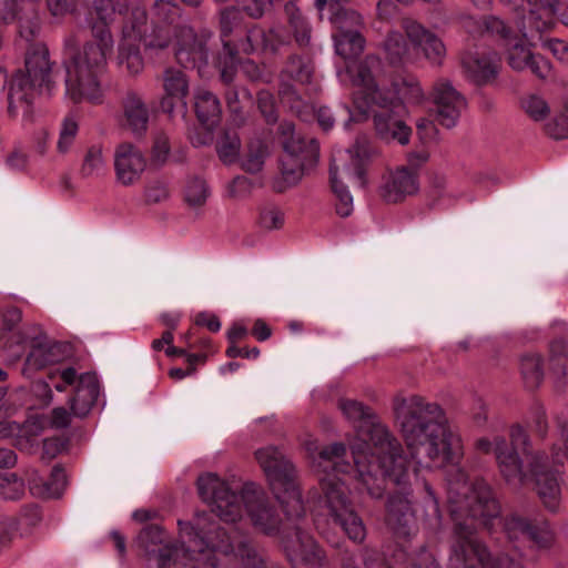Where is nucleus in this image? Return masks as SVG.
Segmentation results:
<instances>
[{
	"mask_svg": "<svg viewBox=\"0 0 568 568\" xmlns=\"http://www.w3.org/2000/svg\"><path fill=\"white\" fill-rule=\"evenodd\" d=\"M338 407L354 424L357 437L351 443L353 464L341 463L346 454L343 444L335 443L318 450L315 442H307L306 449L324 473L321 479L325 506L334 523L339 525L354 542H362L366 528L355 511L347 495V487L337 474L354 476L374 499L385 495L386 483L394 486L386 500L385 520L397 537H409L416 532L417 513L413 507L410 470L408 460L397 438L379 417L363 403L341 399Z\"/></svg>",
	"mask_w": 568,
	"mask_h": 568,
	"instance_id": "f257e3e1",
	"label": "nucleus"
},
{
	"mask_svg": "<svg viewBox=\"0 0 568 568\" xmlns=\"http://www.w3.org/2000/svg\"><path fill=\"white\" fill-rule=\"evenodd\" d=\"M393 410L416 466L447 467L448 508L457 538L448 568H518L506 555L493 557L476 536L477 525L491 528L499 505L486 483H468L459 465L464 455L462 439L448 426L443 409L418 396H396ZM410 568H438V565L433 554L424 549L412 559Z\"/></svg>",
	"mask_w": 568,
	"mask_h": 568,
	"instance_id": "f03ea898",
	"label": "nucleus"
},
{
	"mask_svg": "<svg viewBox=\"0 0 568 568\" xmlns=\"http://www.w3.org/2000/svg\"><path fill=\"white\" fill-rule=\"evenodd\" d=\"M181 546L163 544V530L146 526L138 544L158 568H217L219 555L234 550L229 539H220L224 529L209 514H197L192 521H179Z\"/></svg>",
	"mask_w": 568,
	"mask_h": 568,
	"instance_id": "7ed1b4c3",
	"label": "nucleus"
},
{
	"mask_svg": "<svg viewBox=\"0 0 568 568\" xmlns=\"http://www.w3.org/2000/svg\"><path fill=\"white\" fill-rule=\"evenodd\" d=\"M381 59L367 55L359 63H346L336 70L341 84L354 87L353 103L358 113L366 116L373 106L379 108L373 115L376 134L386 142L400 145L409 143L412 129L405 121L406 108L395 102L394 97L379 91V81L375 74Z\"/></svg>",
	"mask_w": 568,
	"mask_h": 568,
	"instance_id": "20e7f679",
	"label": "nucleus"
},
{
	"mask_svg": "<svg viewBox=\"0 0 568 568\" xmlns=\"http://www.w3.org/2000/svg\"><path fill=\"white\" fill-rule=\"evenodd\" d=\"M201 499L211 507L221 520L236 523L242 519L244 508L253 526L266 535L280 531L282 520L270 504L265 493L254 483L243 486L236 494L230 485L212 473L201 475L197 479Z\"/></svg>",
	"mask_w": 568,
	"mask_h": 568,
	"instance_id": "39448f33",
	"label": "nucleus"
},
{
	"mask_svg": "<svg viewBox=\"0 0 568 568\" xmlns=\"http://www.w3.org/2000/svg\"><path fill=\"white\" fill-rule=\"evenodd\" d=\"M180 9L170 0H159L154 4L152 30L145 38V48L162 49L175 37V58L184 68H196L200 72L207 64L206 42L197 38L193 29L178 24Z\"/></svg>",
	"mask_w": 568,
	"mask_h": 568,
	"instance_id": "423d86ee",
	"label": "nucleus"
},
{
	"mask_svg": "<svg viewBox=\"0 0 568 568\" xmlns=\"http://www.w3.org/2000/svg\"><path fill=\"white\" fill-rule=\"evenodd\" d=\"M220 539L232 542L234 550L227 555L235 554L241 557L244 568H280L266 566L253 547L244 540L231 537L225 530ZM282 546L292 568H332L324 550L298 524L294 523L287 531L283 530Z\"/></svg>",
	"mask_w": 568,
	"mask_h": 568,
	"instance_id": "0eeeda50",
	"label": "nucleus"
},
{
	"mask_svg": "<svg viewBox=\"0 0 568 568\" xmlns=\"http://www.w3.org/2000/svg\"><path fill=\"white\" fill-rule=\"evenodd\" d=\"M26 70L17 72L11 81L8 93V112L11 116L22 115L30 119L36 93L52 92L51 63L49 51L43 43L31 47L26 58Z\"/></svg>",
	"mask_w": 568,
	"mask_h": 568,
	"instance_id": "6e6552de",
	"label": "nucleus"
},
{
	"mask_svg": "<svg viewBox=\"0 0 568 568\" xmlns=\"http://www.w3.org/2000/svg\"><path fill=\"white\" fill-rule=\"evenodd\" d=\"M255 458L263 469L273 494L282 505L287 521L300 520L305 514V508L295 481L293 465L274 446L257 449Z\"/></svg>",
	"mask_w": 568,
	"mask_h": 568,
	"instance_id": "1a4fd4ad",
	"label": "nucleus"
},
{
	"mask_svg": "<svg viewBox=\"0 0 568 568\" xmlns=\"http://www.w3.org/2000/svg\"><path fill=\"white\" fill-rule=\"evenodd\" d=\"M374 150L366 135L356 139L354 145L334 159L329 169L331 185L336 197V212L342 217H347L353 212V196L344 184L347 178L359 186L365 185V166Z\"/></svg>",
	"mask_w": 568,
	"mask_h": 568,
	"instance_id": "9d476101",
	"label": "nucleus"
},
{
	"mask_svg": "<svg viewBox=\"0 0 568 568\" xmlns=\"http://www.w3.org/2000/svg\"><path fill=\"white\" fill-rule=\"evenodd\" d=\"M283 155L281 158V174L273 182L276 192H284L296 185L306 168L313 166L318 158V144L314 139L305 140L295 132L292 123L280 125Z\"/></svg>",
	"mask_w": 568,
	"mask_h": 568,
	"instance_id": "9b49d317",
	"label": "nucleus"
},
{
	"mask_svg": "<svg viewBox=\"0 0 568 568\" xmlns=\"http://www.w3.org/2000/svg\"><path fill=\"white\" fill-rule=\"evenodd\" d=\"M566 459H568V426L562 428L559 442L554 444L550 458L544 454L529 453V478L535 480L537 494L550 511H557L560 505V468Z\"/></svg>",
	"mask_w": 568,
	"mask_h": 568,
	"instance_id": "f8f14e48",
	"label": "nucleus"
},
{
	"mask_svg": "<svg viewBox=\"0 0 568 568\" xmlns=\"http://www.w3.org/2000/svg\"><path fill=\"white\" fill-rule=\"evenodd\" d=\"M513 448L509 449L505 438L495 436L494 438H480L476 447L479 452L494 453L498 463L499 470L507 483L518 485L529 478V471L523 469L518 458V450H521L529 457V439L521 426H514L510 430Z\"/></svg>",
	"mask_w": 568,
	"mask_h": 568,
	"instance_id": "ddd939ff",
	"label": "nucleus"
},
{
	"mask_svg": "<svg viewBox=\"0 0 568 568\" xmlns=\"http://www.w3.org/2000/svg\"><path fill=\"white\" fill-rule=\"evenodd\" d=\"M149 29L145 11L134 8L123 27L118 55L120 67L131 75L139 74L144 68L140 43L143 42L145 45Z\"/></svg>",
	"mask_w": 568,
	"mask_h": 568,
	"instance_id": "4468645a",
	"label": "nucleus"
},
{
	"mask_svg": "<svg viewBox=\"0 0 568 568\" xmlns=\"http://www.w3.org/2000/svg\"><path fill=\"white\" fill-rule=\"evenodd\" d=\"M336 31L333 33L335 52L344 60L358 57L365 47L361 34L362 16L354 10H337L331 16Z\"/></svg>",
	"mask_w": 568,
	"mask_h": 568,
	"instance_id": "2eb2a0df",
	"label": "nucleus"
},
{
	"mask_svg": "<svg viewBox=\"0 0 568 568\" xmlns=\"http://www.w3.org/2000/svg\"><path fill=\"white\" fill-rule=\"evenodd\" d=\"M520 30L519 28H517ZM521 33V39L513 37L510 27L506 26L505 32H499L505 40L506 58L508 64L515 71H530L539 79H548L551 75V63L539 54H534L530 49L525 44V40H534V38H525ZM535 36H537L535 33Z\"/></svg>",
	"mask_w": 568,
	"mask_h": 568,
	"instance_id": "dca6fc26",
	"label": "nucleus"
},
{
	"mask_svg": "<svg viewBox=\"0 0 568 568\" xmlns=\"http://www.w3.org/2000/svg\"><path fill=\"white\" fill-rule=\"evenodd\" d=\"M433 103L437 121L446 126L456 125L466 106L464 97L447 80H438L433 89Z\"/></svg>",
	"mask_w": 568,
	"mask_h": 568,
	"instance_id": "f3484780",
	"label": "nucleus"
},
{
	"mask_svg": "<svg viewBox=\"0 0 568 568\" xmlns=\"http://www.w3.org/2000/svg\"><path fill=\"white\" fill-rule=\"evenodd\" d=\"M419 190L417 169L402 165L389 171L379 186V194L387 203L403 202Z\"/></svg>",
	"mask_w": 568,
	"mask_h": 568,
	"instance_id": "a211bd4d",
	"label": "nucleus"
},
{
	"mask_svg": "<svg viewBox=\"0 0 568 568\" xmlns=\"http://www.w3.org/2000/svg\"><path fill=\"white\" fill-rule=\"evenodd\" d=\"M402 28L410 43L419 49L424 57L433 64H442L446 55L444 42L430 30L412 18L402 20Z\"/></svg>",
	"mask_w": 568,
	"mask_h": 568,
	"instance_id": "6ab92c4d",
	"label": "nucleus"
},
{
	"mask_svg": "<svg viewBox=\"0 0 568 568\" xmlns=\"http://www.w3.org/2000/svg\"><path fill=\"white\" fill-rule=\"evenodd\" d=\"M504 529L510 540L528 539L539 548H548L555 534L547 521L530 524L519 516H510L504 521Z\"/></svg>",
	"mask_w": 568,
	"mask_h": 568,
	"instance_id": "aec40b11",
	"label": "nucleus"
},
{
	"mask_svg": "<svg viewBox=\"0 0 568 568\" xmlns=\"http://www.w3.org/2000/svg\"><path fill=\"white\" fill-rule=\"evenodd\" d=\"M146 168L142 152L130 143L120 144L114 153L116 180L124 186L136 183Z\"/></svg>",
	"mask_w": 568,
	"mask_h": 568,
	"instance_id": "412c9836",
	"label": "nucleus"
},
{
	"mask_svg": "<svg viewBox=\"0 0 568 568\" xmlns=\"http://www.w3.org/2000/svg\"><path fill=\"white\" fill-rule=\"evenodd\" d=\"M466 77L475 84H486L494 80L499 71V58L495 52H469L463 57Z\"/></svg>",
	"mask_w": 568,
	"mask_h": 568,
	"instance_id": "4be33fe9",
	"label": "nucleus"
},
{
	"mask_svg": "<svg viewBox=\"0 0 568 568\" xmlns=\"http://www.w3.org/2000/svg\"><path fill=\"white\" fill-rule=\"evenodd\" d=\"M41 520V513L38 506L30 505L21 509L18 517L6 518L0 529V552L10 546L16 534L20 530V536L29 535L33 527Z\"/></svg>",
	"mask_w": 568,
	"mask_h": 568,
	"instance_id": "5701e85b",
	"label": "nucleus"
},
{
	"mask_svg": "<svg viewBox=\"0 0 568 568\" xmlns=\"http://www.w3.org/2000/svg\"><path fill=\"white\" fill-rule=\"evenodd\" d=\"M99 390L100 386L95 374H80L74 386V395L69 399L72 415L79 418L85 417L94 405Z\"/></svg>",
	"mask_w": 568,
	"mask_h": 568,
	"instance_id": "b1692460",
	"label": "nucleus"
},
{
	"mask_svg": "<svg viewBox=\"0 0 568 568\" xmlns=\"http://www.w3.org/2000/svg\"><path fill=\"white\" fill-rule=\"evenodd\" d=\"M164 95L161 100V108L166 113L174 110V101H179L186 108L185 98L189 94V80L185 73L175 68H168L162 75Z\"/></svg>",
	"mask_w": 568,
	"mask_h": 568,
	"instance_id": "393cba45",
	"label": "nucleus"
},
{
	"mask_svg": "<svg viewBox=\"0 0 568 568\" xmlns=\"http://www.w3.org/2000/svg\"><path fill=\"white\" fill-rule=\"evenodd\" d=\"M237 65L239 59L236 57L235 50L233 49L229 41H224L223 50L219 54L216 60V67L220 69L221 79L225 83H230L234 80ZM240 68L244 72V74L253 81H257L262 78V70L252 60L247 59L241 62Z\"/></svg>",
	"mask_w": 568,
	"mask_h": 568,
	"instance_id": "a878e982",
	"label": "nucleus"
},
{
	"mask_svg": "<svg viewBox=\"0 0 568 568\" xmlns=\"http://www.w3.org/2000/svg\"><path fill=\"white\" fill-rule=\"evenodd\" d=\"M381 70L382 63L375 74L379 81V91L383 94L394 97L395 102L402 105H404V102L419 104L425 100V92L416 78L412 75L399 78L392 83L393 90H388L385 88V80L382 77Z\"/></svg>",
	"mask_w": 568,
	"mask_h": 568,
	"instance_id": "bb28decb",
	"label": "nucleus"
},
{
	"mask_svg": "<svg viewBox=\"0 0 568 568\" xmlns=\"http://www.w3.org/2000/svg\"><path fill=\"white\" fill-rule=\"evenodd\" d=\"M61 361V346L53 343H36L29 351L23 367L22 375L27 378L51 365Z\"/></svg>",
	"mask_w": 568,
	"mask_h": 568,
	"instance_id": "cd10ccee",
	"label": "nucleus"
},
{
	"mask_svg": "<svg viewBox=\"0 0 568 568\" xmlns=\"http://www.w3.org/2000/svg\"><path fill=\"white\" fill-rule=\"evenodd\" d=\"M123 123L134 134L142 135L146 132L149 123L148 108L136 92L130 91L122 102Z\"/></svg>",
	"mask_w": 568,
	"mask_h": 568,
	"instance_id": "c85d7f7f",
	"label": "nucleus"
},
{
	"mask_svg": "<svg viewBox=\"0 0 568 568\" xmlns=\"http://www.w3.org/2000/svg\"><path fill=\"white\" fill-rule=\"evenodd\" d=\"M246 39L251 51L275 52L287 43L288 36L282 27H273L266 31L256 26L248 30Z\"/></svg>",
	"mask_w": 568,
	"mask_h": 568,
	"instance_id": "c756f323",
	"label": "nucleus"
},
{
	"mask_svg": "<svg viewBox=\"0 0 568 568\" xmlns=\"http://www.w3.org/2000/svg\"><path fill=\"white\" fill-rule=\"evenodd\" d=\"M194 108L197 119L205 125L217 123L221 115L219 99L206 89H197L194 93Z\"/></svg>",
	"mask_w": 568,
	"mask_h": 568,
	"instance_id": "7c9ffc66",
	"label": "nucleus"
},
{
	"mask_svg": "<svg viewBox=\"0 0 568 568\" xmlns=\"http://www.w3.org/2000/svg\"><path fill=\"white\" fill-rule=\"evenodd\" d=\"M529 6V21L536 30L549 26L551 17L557 9V0H527Z\"/></svg>",
	"mask_w": 568,
	"mask_h": 568,
	"instance_id": "2f4dec72",
	"label": "nucleus"
},
{
	"mask_svg": "<svg viewBox=\"0 0 568 568\" xmlns=\"http://www.w3.org/2000/svg\"><path fill=\"white\" fill-rule=\"evenodd\" d=\"M108 170L106 160L103 155L101 145H92L88 149L83 163L81 165V174L84 178H100Z\"/></svg>",
	"mask_w": 568,
	"mask_h": 568,
	"instance_id": "473e14b6",
	"label": "nucleus"
},
{
	"mask_svg": "<svg viewBox=\"0 0 568 568\" xmlns=\"http://www.w3.org/2000/svg\"><path fill=\"white\" fill-rule=\"evenodd\" d=\"M241 141L236 132L225 131L216 142V152L224 164L235 163L239 159Z\"/></svg>",
	"mask_w": 568,
	"mask_h": 568,
	"instance_id": "72a5a7b5",
	"label": "nucleus"
},
{
	"mask_svg": "<svg viewBox=\"0 0 568 568\" xmlns=\"http://www.w3.org/2000/svg\"><path fill=\"white\" fill-rule=\"evenodd\" d=\"M312 75V65L304 59L296 55L290 58L282 72L283 79H290L300 84L310 83Z\"/></svg>",
	"mask_w": 568,
	"mask_h": 568,
	"instance_id": "f704fd0d",
	"label": "nucleus"
},
{
	"mask_svg": "<svg viewBox=\"0 0 568 568\" xmlns=\"http://www.w3.org/2000/svg\"><path fill=\"white\" fill-rule=\"evenodd\" d=\"M462 23L463 28L470 34L481 33L484 31L491 33L506 31V23L496 17L477 19L475 17L468 16L463 18Z\"/></svg>",
	"mask_w": 568,
	"mask_h": 568,
	"instance_id": "c9c22d12",
	"label": "nucleus"
},
{
	"mask_svg": "<svg viewBox=\"0 0 568 568\" xmlns=\"http://www.w3.org/2000/svg\"><path fill=\"white\" fill-rule=\"evenodd\" d=\"M285 11L288 16L290 24L293 29L296 42L300 45H307L311 40V28L307 21L303 18L298 9L293 3L285 6Z\"/></svg>",
	"mask_w": 568,
	"mask_h": 568,
	"instance_id": "e433bc0d",
	"label": "nucleus"
},
{
	"mask_svg": "<svg viewBox=\"0 0 568 568\" xmlns=\"http://www.w3.org/2000/svg\"><path fill=\"white\" fill-rule=\"evenodd\" d=\"M210 196V187L206 181L199 176L190 178L184 189V199L191 206L203 205Z\"/></svg>",
	"mask_w": 568,
	"mask_h": 568,
	"instance_id": "4c0bfd02",
	"label": "nucleus"
},
{
	"mask_svg": "<svg viewBox=\"0 0 568 568\" xmlns=\"http://www.w3.org/2000/svg\"><path fill=\"white\" fill-rule=\"evenodd\" d=\"M521 374L528 387L535 388L542 381L541 358L539 355H526L521 359Z\"/></svg>",
	"mask_w": 568,
	"mask_h": 568,
	"instance_id": "58836bf2",
	"label": "nucleus"
},
{
	"mask_svg": "<svg viewBox=\"0 0 568 568\" xmlns=\"http://www.w3.org/2000/svg\"><path fill=\"white\" fill-rule=\"evenodd\" d=\"M266 155V145L260 140L253 141L248 145V151L243 160L242 168L248 173L260 172L264 165Z\"/></svg>",
	"mask_w": 568,
	"mask_h": 568,
	"instance_id": "ea45409f",
	"label": "nucleus"
},
{
	"mask_svg": "<svg viewBox=\"0 0 568 568\" xmlns=\"http://www.w3.org/2000/svg\"><path fill=\"white\" fill-rule=\"evenodd\" d=\"M384 51L392 63L400 62L408 52L403 34L398 31L389 32L384 41Z\"/></svg>",
	"mask_w": 568,
	"mask_h": 568,
	"instance_id": "a19ab883",
	"label": "nucleus"
},
{
	"mask_svg": "<svg viewBox=\"0 0 568 568\" xmlns=\"http://www.w3.org/2000/svg\"><path fill=\"white\" fill-rule=\"evenodd\" d=\"M24 494V481L12 473H0V497L16 500Z\"/></svg>",
	"mask_w": 568,
	"mask_h": 568,
	"instance_id": "79ce46f5",
	"label": "nucleus"
},
{
	"mask_svg": "<svg viewBox=\"0 0 568 568\" xmlns=\"http://www.w3.org/2000/svg\"><path fill=\"white\" fill-rule=\"evenodd\" d=\"M78 130L79 124L73 115H67L63 119L57 143V150L59 153L65 154L69 152L78 134Z\"/></svg>",
	"mask_w": 568,
	"mask_h": 568,
	"instance_id": "37998d69",
	"label": "nucleus"
},
{
	"mask_svg": "<svg viewBox=\"0 0 568 568\" xmlns=\"http://www.w3.org/2000/svg\"><path fill=\"white\" fill-rule=\"evenodd\" d=\"M426 498L424 501V511L420 516L432 528H439L442 525V514L438 506V500L429 485H425Z\"/></svg>",
	"mask_w": 568,
	"mask_h": 568,
	"instance_id": "c03bdc74",
	"label": "nucleus"
},
{
	"mask_svg": "<svg viewBox=\"0 0 568 568\" xmlns=\"http://www.w3.org/2000/svg\"><path fill=\"white\" fill-rule=\"evenodd\" d=\"M79 376L73 367H59L49 372L48 379L55 390L62 393L65 392L68 386H75Z\"/></svg>",
	"mask_w": 568,
	"mask_h": 568,
	"instance_id": "a18cd8bd",
	"label": "nucleus"
},
{
	"mask_svg": "<svg viewBox=\"0 0 568 568\" xmlns=\"http://www.w3.org/2000/svg\"><path fill=\"white\" fill-rule=\"evenodd\" d=\"M558 14V18L559 20L566 26L568 27V6L567 7H564V8H560L559 7V1L557 0V9H556V12L554 13V16L551 17V21L549 23V26H547V28L542 29V30H536L530 21H529V14L526 16L525 13H523V16L519 17L517 23H518V28L520 29V31L523 32V36L525 38H534L535 37V33L536 34H540L541 32L548 30L552 23H554V17Z\"/></svg>",
	"mask_w": 568,
	"mask_h": 568,
	"instance_id": "49530a36",
	"label": "nucleus"
},
{
	"mask_svg": "<svg viewBox=\"0 0 568 568\" xmlns=\"http://www.w3.org/2000/svg\"><path fill=\"white\" fill-rule=\"evenodd\" d=\"M283 211L273 204L263 206L260 211L258 224L266 231L278 230L284 225Z\"/></svg>",
	"mask_w": 568,
	"mask_h": 568,
	"instance_id": "de8ad7c7",
	"label": "nucleus"
},
{
	"mask_svg": "<svg viewBox=\"0 0 568 568\" xmlns=\"http://www.w3.org/2000/svg\"><path fill=\"white\" fill-rule=\"evenodd\" d=\"M521 105L525 112L534 121L545 120L550 112L547 101L538 94L528 95L523 100Z\"/></svg>",
	"mask_w": 568,
	"mask_h": 568,
	"instance_id": "09e8293b",
	"label": "nucleus"
},
{
	"mask_svg": "<svg viewBox=\"0 0 568 568\" xmlns=\"http://www.w3.org/2000/svg\"><path fill=\"white\" fill-rule=\"evenodd\" d=\"M27 479L32 495L38 497L52 498L57 496V489L44 480L38 470L31 469L27 471Z\"/></svg>",
	"mask_w": 568,
	"mask_h": 568,
	"instance_id": "8fccbe9b",
	"label": "nucleus"
},
{
	"mask_svg": "<svg viewBox=\"0 0 568 568\" xmlns=\"http://www.w3.org/2000/svg\"><path fill=\"white\" fill-rule=\"evenodd\" d=\"M280 97L282 103L290 106L300 116L308 110V105L302 101L296 90L292 84L283 83L280 89Z\"/></svg>",
	"mask_w": 568,
	"mask_h": 568,
	"instance_id": "3c124183",
	"label": "nucleus"
},
{
	"mask_svg": "<svg viewBox=\"0 0 568 568\" xmlns=\"http://www.w3.org/2000/svg\"><path fill=\"white\" fill-rule=\"evenodd\" d=\"M253 190L252 181L246 176L234 178L226 186V195L233 200H243L250 196Z\"/></svg>",
	"mask_w": 568,
	"mask_h": 568,
	"instance_id": "603ef678",
	"label": "nucleus"
},
{
	"mask_svg": "<svg viewBox=\"0 0 568 568\" xmlns=\"http://www.w3.org/2000/svg\"><path fill=\"white\" fill-rule=\"evenodd\" d=\"M170 192L164 181H153L149 183L144 191L145 201L149 204H155L169 199Z\"/></svg>",
	"mask_w": 568,
	"mask_h": 568,
	"instance_id": "864d4df0",
	"label": "nucleus"
},
{
	"mask_svg": "<svg viewBox=\"0 0 568 568\" xmlns=\"http://www.w3.org/2000/svg\"><path fill=\"white\" fill-rule=\"evenodd\" d=\"M170 141L166 134L158 133L154 138L152 146V162L163 164L166 162L170 154Z\"/></svg>",
	"mask_w": 568,
	"mask_h": 568,
	"instance_id": "5fc2aeb1",
	"label": "nucleus"
},
{
	"mask_svg": "<svg viewBox=\"0 0 568 568\" xmlns=\"http://www.w3.org/2000/svg\"><path fill=\"white\" fill-rule=\"evenodd\" d=\"M257 104L261 113L268 123H273L277 120L275 101L272 93L261 91L257 95Z\"/></svg>",
	"mask_w": 568,
	"mask_h": 568,
	"instance_id": "6e6d98bb",
	"label": "nucleus"
},
{
	"mask_svg": "<svg viewBox=\"0 0 568 568\" xmlns=\"http://www.w3.org/2000/svg\"><path fill=\"white\" fill-rule=\"evenodd\" d=\"M9 428H10V435L17 436L16 445L20 449H27L34 445L36 435H31L29 433V429H30L29 425L20 426L17 423H12V424H9Z\"/></svg>",
	"mask_w": 568,
	"mask_h": 568,
	"instance_id": "4d7b16f0",
	"label": "nucleus"
},
{
	"mask_svg": "<svg viewBox=\"0 0 568 568\" xmlns=\"http://www.w3.org/2000/svg\"><path fill=\"white\" fill-rule=\"evenodd\" d=\"M546 132L548 135L556 140H562L568 138V118L558 116L546 125Z\"/></svg>",
	"mask_w": 568,
	"mask_h": 568,
	"instance_id": "13d9d810",
	"label": "nucleus"
},
{
	"mask_svg": "<svg viewBox=\"0 0 568 568\" xmlns=\"http://www.w3.org/2000/svg\"><path fill=\"white\" fill-rule=\"evenodd\" d=\"M22 320V313L18 307L7 308L1 314V329L12 331Z\"/></svg>",
	"mask_w": 568,
	"mask_h": 568,
	"instance_id": "bf43d9fd",
	"label": "nucleus"
},
{
	"mask_svg": "<svg viewBox=\"0 0 568 568\" xmlns=\"http://www.w3.org/2000/svg\"><path fill=\"white\" fill-rule=\"evenodd\" d=\"M542 47L548 49L558 60H568V43L566 41L560 39H549L542 43Z\"/></svg>",
	"mask_w": 568,
	"mask_h": 568,
	"instance_id": "052dcab7",
	"label": "nucleus"
},
{
	"mask_svg": "<svg viewBox=\"0 0 568 568\" xmlns=\"http://www.w3.org/2000/svg\"><path fill=\"white\" fill-rule=\"evenodd\" d=\"M240 11L236 8H226L221 12L222 38H225L231 31L234 22L237 21ZM226 41L223 39V42Z\"/></svg>",
	"mask_w": 568,
	"mask_h": 568,
	"instance_id": "680f3d73",
	"label": "nucleus"
},
{
	"mask_svg": "<svg viewBox=\"0 0 568 568\" xmlns=\"http://www.w3.org/2000/svg\"><path fill=\"white\" fill-rule=\"evenodd\" d=\"M195 324L199 326H204L213 333L219 332L221 328V322L219 317L207 312L199 313L195 317Z\"/></svg>",
	"mask_w": 568,
	"mask_h": 568,
	"instance_id": "e2e57ef3",
	"label": "nucleus"
},
{
	"mask_svg": "<svg viewBox=\"0 0 568 568\" xmlns=\"http://www.w3.org/2000/svg\"><path fill=\"white\" fill-rule=\"evenodd\" d=\"M48 484L52 485L53 489H57L55 497H59L62 494V490L64 489L67 484V476L64 470L59 466H54L52 468L50 480H48Z\"/></svg>",
	"mask_w": 568,
	"mask_h": 568,
	"instance_id": "0e129e2a",
	"label": "nucleus"
},
{
	"mask_svg": "<svg viewBox=\"0 0 568 568\" xmlns=\"http://www.w3.org/2000/svg\"><path fill=\"white\" fill-rule=\"evenodd\" d=\"M71 423V414L64 407H57L51 414V425L55 428H67Z\"/></svg>",
	"mask_w": 568,
	"mask_h": 568,
	"instance_id": "69168bd1",
	"label": "nucleus"
},
{
	"mask_svg": "<svg viewBox=\"0 0 568 568\" xmlns=\"http://www.w3.org/2000/svg\"><path fill=\"white\" fill-rule=\"evenodd\" d=\"M226 355L231 358L235 357H244V358H257L260 356V349L257 347L253 348H240L236 345H230L226 349Z\"/></svg>",
	"mask_w": 568,
	"mask_h": 568,
	"instance_id": "338daca9",
	"label": "nucleus"
},
{
	"mask_svg": "<svg viewBox=\"0 0 568 568\" xmlns=\"http://www.w3.org/2000/svg\"><path fill=\"white\" fill-rule=\"evenodd\" d=\"M272 7L271 0H254L252 4L245 7L250 17L260 18Z\"/></svg>",
	"mask_w": 568,
	"mask_h": 568,
	"instance_id": "774afa93",
	"label": "nucleus"
}]
</instances>
